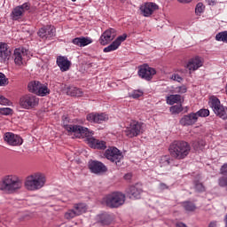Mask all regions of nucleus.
Returning a JSON list of instances; mask_svg holds the SVG:
<instances>
[{
  "mask_svg": "<svg viewBox=\"0 0 227 227\" xmlns=\"http://www.w3.org/2000/svg\"><path fill=\"white\" fill-rule=\"evenodd\" d=\"M51 93V90H49V87H47V84L39 83V87L37 89V91L35 92V95L38 97H47Z\"/></svg>",
  "mask_w": 227,
  "mask_h": 227,
  "instance_id": "cd10ccee",
  "label": "nucleus"
},
{
  "mask_svg": "<svg viewBox=\"0 0 227 227\" xmlns=\"http://www.w3.org/2000/svg\"><path fill=\"white\" fill-rule=\"evenodd\" d=\"M114 38H116V30L114 28H109L101 35L99 43L101 45H107L111 43Z\"/></svg>",
  "mask_w": 227,
  "mask_h": 227,
  "instance_id": "4468645a",
  "label": "nucleus"
},
{
  "mask_svg": "<svg viewBox=\"0 0 227 227\" xmlns=\"http://www.w3.org/2000/svg\"><path fill=\"white\" fill-rule=\"evenodd\" d=\"M127 40V34L118 36L110 45L104 48V52H113L114 51H118L120 45Z\"/></svg>",
  "mask_w": 227,
  "mask_h": 227,
  "instance_id": "f3484780",
  "label": "nucleus"
},
{
  "mask_svg": "<svg viewBox=\"0 0 227 227\" xmlns=\"http://www.w3.org/2000/svg\"><path fill=\"white\" fill-rule=\"evenodd\" d=\"M72 43L74 45H77L78 47H86V45H90V43H93V39L90 37H76L72 40Z\"/></svg>",
  "mask_w": 227,
  "mask_h": 227,
  "instance_id": "b1692460",
  "label": "nucleus"
},
{
  "mask_svg": "<svg viewBox=\"0 0 227 227\" xmlns=\"http://www.w3.org/2000/svg\"><path fill=\"white\" fill-rule=\"evenodd\" d=\"M63 127L67 132L74 134L78 138L90 137V129L88 128L68 124V119L67 118L63 119Z\"/></svg>",
  "mask_w": 227,
  "mask_h": 227,
  "instance_id": "20e7f679",
  "label": "nucleus"
},
{
  "mask_svg": "<svg viewBox=\"0 0 227 227\" xmlns=\"http://www.w3.org/2000/svg\"><path fill=\"white\" fill-rule=\"evenodd\" d=\"M176 227H187V225H185V223H177L176 224Z\"/></svg>",
  "mask_w": 227,
  "mask_h": 227,
  "instance_id": "603ef678",
  "label": "nucleus"
},
{
  "mask_svg": "<svg viewBox=\"0 0 227 227\" xmlns=\"http://www.w3.org/2000/svg\"><path fill=\"white\" fill-rule=\"evenodd\" d=\"M40 83L41 82L38 81L30 82L27 85L28 91H30V93H35V95H36V91H38Z\"/></svg>",
  "mask_w": 227,
  "mask_h": 227,
  "instance_id": "7c9ffc66",
  "label": "nucleus"
},
{
  "mask_svg": "<svg viewBox=\"0 0 227 227\" xmlns=\"http://www.w3.org/2000/svg\"><path fill=\"white\" fill-rule=\"evenodd\" d=\"M0 114H4L5 116L12 114V108H0Z\"/></svg>",
  "mask_w": 227,
  "mask_h": 227,
  "instance_id": "49530a36",
  "label": "nucleus"
},
{
  "mask_svg": "<svg viewBox=\"0 0 227 227\" xmlns=\"http://www.w3.org/2000/svg\"><path fill=\"white\" fill-rule=\"evenodd\" d=\"M38 102H40V99L36 96L27 94L20 98L19 104L22 109H33V107H36Z\"/></svg>",
  "mask_w": 227,
  "mask_h": 227,
  "instance_id": "1a4fd4ad",
  "label": "nucleus"
},
{
  "mask_svg": "<svg viewBox=\"0 0 227 227\" xmlns=\"http://www.w3.org/2000/svg\"><path fill=\"white\" fill-rule=\"evenodd\" d=\"M177 1H178V3H183V4H187L191 3V1H192V0H177Z\"/></svg>",
  "mask_w": 227,
  "mask_h": 227,
  "instance_id": "3c124183",
  "label": "nucleus"
},
{
  "mask_svg": "<svg viewBox=\"0 0 227 227\" xmlns=\"http://www.w3.org/2000/svg\"><path fill=\"white\" fill-rule=\"evenodd\" d=\"M225 129H227V122L225 123Z\"/></svg>",
  "mask_w": 227,
  "mask_h": 227,
  "instance_id": "4d7b16f0",
  "label": "nucleus"
},
{
  "mask_svg": "<svg viewBox=\"0 0 227 227\" xmlns=\"http://www.w3.org/2000/svg\"><path fill=\"white\" fill-rule=\"evenodd\" d=\"M46 182L45 174L35 172L26 177L24 185L27 191H40V189L45 187Z\"/></svg>",
  "mask_w": 227,
  "mask_h": 227,
  "instance_id": "f257e3e1",
  "label": "nucleus"
},
{
  "mask_svg": "<svg viewBox=\"0 0 227 227\" xmlns=\"http://www.w3.org/2000/svg\"><path fill=\"white\" fill-rule=\"evenodd\" d=\"M104 202L110 208H118V207H121L125 203V194L120 192H114L106 195L104 198Z\"/></svg>",
  "mask_w": 227,
  "mask_h": 227,
  "instance_id": "39448f33",
  "label": "nucleus"
},
{
  "mask_svg": "<svg viewBox=\"0 0 227 227\" xmlns=\"http://www.w3.org/2000/svg\"><path fill=\"white\" fill-rule=\"evenodd\" d=\"M208 227H219V226L217 224V222L213 221L209 223Z\"/></svg>",
  "mask_w": 227,
  "mask_h": 227,
  "instance_id": "8fccbe9b",
  "label": "nucleus"
},
{
  "mask_svg": "<svg viewBox=\"0 0 227 227\" xmlns=\"http://www.w3.org/2000/svg\"><path fill=\"white\" fill-rule=\"evenodd\" d=\"M209 106L218 118L222 120H227V106L221 104V100L215 96H212L209 98Z\"/></svg>",
  "mask_w": 227,
  "mask_h": 227,
  "instance_id": "423d86ee",
  "label": "nucleus"
},
{
  "mask_svg": "<svg viewBox=\"0 0 227 227\" xmlns=\"http://www.w3.org/2000/svg\"><path fill=\"white\" fill-rule=\"evenodd\" d=\"M145 132V124L137 121H132L129 127L124 130L125 136L127 137H137L140 134Z\"/></svg>",
  "mask_w": 227,
  "mask_h": 227,
  "instance_id": "0eeeda50",
  "label": "nucleus"
},
{
  "mask_svg": "<svg viewBox=\"0 0 227 227\" xmlns=\"http://www.w3.org/2000/svg\"><path fill=\"white\" fill-rule=\"evenodd\" d=\"M203 67V59L201 57H194L191 59L186 64V68L191 72H196L199 68Z\"/></svg>",
  "mask_w": 227,
  "mask_h": 227,
  "instance_id": "aec40b11",
  "label": "nucleus"
},
{
  "mask_svg": "<svg viewBox=\"0 0 227 227\" xmlns=\"http://www.w3.org/2000/svg\"><path fill=\"white\" fill-rule=\"evenodd\" d=\"M205 12V5H203V3L197 4L195 7V13L197 15H200V13H203Z\"/></svg>",
  "mask_w": 227,
  "mask_h": 227,
  "instance_id": "4c0bfd02",
  "label": "nucleus"
},
{
  "mask_svg": "<svg viewBox=\"0 0 227 227\" xmlns=\"http://www.w3.org/2000/svg\"><path fill=\"white\" fill-rule=\"evenodd\" d=\"M105 157L110 162H113L116 166H121V160H123V154L116 147H110L105 152Z\"/></svg>",
  "mask_w": 227,
  "mask_h": 227,
  "instance_id": "6e6552de",
  "label": "nucleus"
},
{
  "mask_svg": "<svg viewBox=\"0 0 227 227\" xmlns=\"http://www.w3.org/2000/svg\"><path fill=\"white\" fill-rule=\"evenodd\" d=\"M0 105L1 106H10V100L0 95Z\"/></svg>",
  "mask_w": 227,
  "mask_h": 227,
  "instance_id": "a18cd8bd",
  "label": "nucleus"
},
{
  "mask_svg": "<svg viewBox=\"0 0 227 227\" xmlns=\"http://www.w3.org/2000/svg\"><path fill=\"white\" fill-rule=\"evenodd\" d=\"M172 81H176L177 82H182L184 81V78L179 76L178 74H173L171 76Z\"/></svg>",
  "mask_w": 227,
  "mask_h": 227,
  "instance_id": "de8ad7c7",
  "label": "nucleus"
},
{
  "mask_svg": "<svg viewBox=\"0 0 227 227\" xmlns=\"http://www.w3.org/2000/svg\"><path fill=\"white\" fill-rule=\"evenodd\" d=\"M168 150L171 157L182 160L191 153V145L185 141H174Z\"/></svg>",
  "mask_w": 227,
  "mask_h": 227,
  "instance_id": "f03ea898",
  "label": "nucleus"
},
{
  "mask_svg": "<svg viewBox=\"0 0 227 227\" xmlns=\"http://www.w3.org/2000/svg\"><path fill=\"white\" fill-rule=\"evenodd\" d=\"M141 188L137 186H130L128 190V194L131 200H139L141 198Z\"/></svg>",
  "mask_w": 227,
  "mask_h": 227,
  "instance_id": "393cba45",
  "label": "nucleus"
},
{
  "mask_svg": "<svg viewBox=\"0 0 227 227\" xmlns=\"http://www.w3.org/2000/svg\"><path fill=\"white\" fill-rule=\"evenodd\" d=\"M203 146H205V141L203 140L193 144L195 150H203Z\"/></svg>",
  "mask_w": 227,
  "mask_h": 227,
  "instance_id": "37998d69",
  "label": "nucleus"
},
{
  "mask_svg": "<svg viewBox=\"0 0 227 227\" xmlns=\"http://www.w3.org/2000/svg\"><path fill=\"white\" fill-rule=\"evenodd\" d=\"M198 121V115L194 113L189 114L187 115H184L181 120L180 123L184 127L189 126V125H194Z\"/></svg>",
  "mask_w": 227,
  "mask_h": 227,
  "instance_id": "5701e85b",
  "label": "nucleus"
},
{
  "mask_svg": "<svg viewBox=\"0 0 227 227\" xmlns=\"http://www.w3.org/2000/svg\"><path fill=\"white\" fill-rule=\"evenodd\" d=\"M140 10L144 17H151L154 12L159 10V5H157L155 3L149 2L142 5Z\"/></svg>",
  "mask_w": 227,
  "mask_h": 227,
  "instance_id": "a211bd4d",
  "label": "nucleus"
},
{
  "mask_svg": "<svg viewBox=\"0 0 227 227\" xmlns=\"http://www.w3.org/2000/svg\"><path fill=\"white\" fill-rule=\"evenodd\" d=\"M217 42H224L227 43V31L220 32L215 35Z\"/></svg>",
  "mask_w": 227,
  "mask_h": 227,
  "instance_id": "f704fd0d",
  "label": "nucleus"
},
{
  "mask_svg": "<svg viewBox=\"0 0 227 227\" xmlns=\"http://www.w3.org/2000/svg\"><path fill=\"white\" fill-rule=\"evenodd\" d=\"M12 58V50L8 47L6 43H0V61L1 63H7Z\"/></svg>",
  "mask_w": 227,
  "mask_h": 227,
  "instance_id": "6ab92c4d",
  "label": "nucleus"
},
{
  "mask_svg": "<svg viewBox=\"0 0 227 227\" xmlns=\"http://www.w3.org/2000/svg\"><path fill=\"white\" fill-rule=\"evenodd\" d=\"M98 219L101 224H104V225L111 224L112 219H111V215H109L108 214L105 213V214L99 215Z\"/></svg>",
  "mask_w": 227,
  "mask_h": 227,
  "instance_id": "2f4dec72",
  "label": "nucleus"
},
{
  "mask_svg": "<svg viewBox=\"0 0 227 227\" xmlns=\"http://www.w3.org/2000/svg\"><path fill=\"white\" fill-rule=\"evenodd\" d=\"M71 1H73V3H75V1H77V0H71Z\"/></svg>",
  "mask_w": 227,
  "mask_h": 227,
  "instance_id": "13d9d810",
  "label": "nucleus"
},
{
  "mask_svg": "<svg viewBox=\"0 0 227 227\" xmlns=\"http://www.w3.org/2000/svg\"><path fill=\"white\" fill-rule=\"evenodd\" d=\"M129 97H131V98H139V97H143V91L133 90L131 93H129Z\"/></svg>",
  "mask_w": 227,
  "mask_h": 227,
  "instance_id": "79ce46f5",
  "label": "nucleus"
},
{
  "mask_svg": "<svg viewBox=\"0 0 227 227\" xmlns=\"http://www.w3.org/2000/svg\"><path fill=\"white\" fill-rule=\"evenodd\" d=\"M209 4H213V5H214V4H215V2L211 0V2L209 3Z\"/></svg>",
  "mask_w": 227,
  "mask_h": 227,
  "instance_id": "5fc2aeb1",
  "label": "nucleus"
},
{
  "mask_svg": "<svg viewBox=\"0 0 227 227\" xmlns=\"http://www.w3.org/2000/svg\"><path fill=\"white\" fill-rule=\"evenodd\" d=\"M74 217H77V213H75L74 209H69L67 212L65 214V218L66 219H74Z\"/></svg>",
  "mask_w": 227,
  "mask_h": 227,
  "instance_id": "c9c22d12",
  "label": "nucleus"
},
{
  "mask_svg": "<svg viewBox=\"0 0 227 227\" xmlns=\"http://www.w3.org/2000/svg\"><path fill=\"white\" fill-rule=\"evenodd\" d=\"M88 167L90 172L95 175H100V173H106L107 171V167L98 160H90Z\"/></svg>",
  "mask_w": 227,
  "mask_h": 227,
  "instance_id": "ddd939ff",
  "label": "nucleus"
},
{
  "mask_svg": "<svg viewBox=\"0 0 227 227\" xmlns=\"http://www.w3.org/2000/svg\"><path fill=\"white\" fill-rule=\"evenodd\" d=\"M56 33V29L52 27H43L40 28L38 32V35L40 38H43L44 40L51 39L52 36H54V34Z\"/></svg>",
  "mask_w": 227,
  "mask_h": 227,
  "instance_id": "4be33fe9",
  "label": "nucleus"
},
{
  "mask_svg": "<svg viewBox=\"0 0 227 227\" xmlns=\"http://www.w3.org/2000/svg\"><path fill=\"white\" fill-rule=\"evenodd\" d=\"M218 185L220 187H226V192H227V177L226 176H222L218 179Z\"/></svg>",
  "mask_w": 227,
  "mask_h": 227,
  "instance_id": "a19ab883",
  "label": "nucleus"
},
{
  "mask_svg": "<svg viewBox=\"0 0 227 227\" xmlns=\"http://www.w3.org/2000/svg\"><path fill=\"white\" fill-rule=\"evenodd\" d=\"M161 160H164V161L166 162V164H169V160H168L167 157H163V158L161 159Z\"/></svg>",
  "mask_w": 227,
  "mask_h": 227,
  "instance_id": "864d4df0",
  "label": "nucleus"
},
{
  "mask_svg": "<svg viewBox=\"0 0 227 227\" xmlns=\"http://www.w3.org/2000/svg\"><path fill=\"white\" fill-rule=\"evenodd\" d=\"M29 59V51L26 48H18L14 51V63L17 67H24Z\"/></svg>",
  "mask_w": 227,
  "mask_h": 227,
  "instance_id": "9d476101",
  "label": "nucleus"
},
{
  "mask_svg": "<svg viewBox=\"0 0 227 227\" xmlns=\"http://www.w3.org/2000/svg\"><path fill=\"white\" fill-rule=\"evenodd\" d=\"M66 92L67 95H70V97H82V90L81 89H77V87H67Z\"/></svg>",
  "mask_w": 227,
  "mask_h": 227,
  "instance_id": "c85d7f7f",
  "label": "nucleus"
},
{
  "mask_svg": "<svg viewBox=\"0 0 227 227\" xmlns=\"http://www.w3.org/2000/svg\"><path fill=\"white\" fill-rule=\"evenodd\" d=\"M169 110L172 114H180V113L184 111V107L182 105H175L172 106Z\"/></svg>",
  "mask_w": 227,
  "mask_h": 227,
  "instance_id": "72a5a7b5",
  "label": "nucleus"
},
{
  "mask_svg": "<svg viewBox=\"0 0 227 227\" xmlns=\"http://www.w3.org/2000/svg\"><path fill=\"white\" fill-rule=\"evenodd\" d=\"M6 84H7L6 76L4 75V74L0 73V86H6Z\"/></svg>",
  "mask_w": 227,
  "mask_h": 227,
  "instance_id": "c03bdc74",
  "label": "nucleus"
},
{
  "mask_svg": "<svg viewBox=\"0 0 227 227\" xmlns=\"http://www.w3.org/2000/svg\"><path fill=\"white\" fill-rule=\"evenodd\" d=\"M159 189H160V191H166V189H169V187L168 186V184H166L164 183H160L159 184Z\"/></svg>",
  "mask_w": 227,
  "mask_h": 227,
  "instance_id": "09e8293b",
  "label": "nucleus"
},
{
  "mask_svg": "<svg viewBox=\"0 0 227 227\" xmlns=\"http://www.w3.org/2000/svg\"><path fill=\"white\" fill-rule=\"evenodd\" d=\"M73 209H74L76 215H81L88 210V207H86L85 204L81 203V204H75Z\"/></svg>",
  "mask_w": 227,
  "mask_h": 227,
  "instance_id": "c756f323",
  "label": "nucleus"
},
{
  "mask_svg": "<svg viewBox=\"0 0 227 227\" xmlns=\"http://www.w3.org/2000/svg\"><path fill=\"white\" fill-rule=\"evenodd\" d=\"M225 227H227V215L225 216Z\"/></svg>",
  "mask_w": 227,
  "mask_h": 227,
  "instance_id": "6e6d98bb",
  "label": "nucleus"
},
{
  "mask_svg": "<svg viewBox=\"0 0 227 227\" xmlns=\"http://www.w3.org/2000/svg\"><path fill=\"white\" fill-rule=\"evenodd\" d=\"M86 120L90 121V123H104V121L109 120V116L104 113H90L87 114Z\"/></svg>",
  "mask_w": 227,
  "mask_h": 227,
  "instance_id": "2eb2a0df",
  "label": "nucleus"
},
{
  "mask_svg": "<svg viewBox=\"0 0 227 227\" xmlns=\"http://www.w3.org/2000/svg\"><path fill=\"white\" fill-rule=\"evenodd\" d=\"M4 139L5 143H7V145H9L10 146H20V145L24 143V140H22V137H20V136L12 132L5 133Z\"/></svg>",
  "mask_w": 227,
  "mask_h": 227,
  "instance_id": "f8f14e48",
  "label": "nucleus"
},
{
  "mask_svg": "<svg viewBox=\"0 0 227 227\" xmlns=\"http://www.w3.org/2000/svg\"><path fill=\"white\" fill-rule=\"evenodd\" d=\"M22 187V181L17 176H5L0 184L1 191L5 192H15Z\"/></svg>",
  "mask_w": 227,
  "mask_h": 227,
  "instance_id": "7ed1b4c3",
  "label": "nucleus"
},
{
  "mask_svg": "<svg viewBox=\"0 0 227 227\" xmlns=\"http://www.w3.org/2000/svg\"><path fill=\"white\" fill-rule=\"evenodd\" d=\"M29 8H31V4H29V3H25L15 7L12 12V20H19V19L24 15V12H27Z\"/></svg>",
  "mask_w": 227,
  "mask_h": 227,
  "instance_id": "dca6fc26",
  "label": "nucleus"
},
{
  "mask_svg": "<svg viewBox=\"0 0 227 227\" xmlns=\"http://www.w3.org/2000/svg\"><path fill=\"white\" fill-rule=\"evenodd\" d=\"M89 143L92 148H97L98 150H106L107 148L106 142L102 140L90 138Z\"/></svg>",
  "mask_w": 227,
  "mask_h": 227,
  "instance_id": "a878e982",
  "label": "nucleus"
},
{
  "mask_svg": "<svg viewBox=\"0 0 227 227\" xmlns=\"http://www.w3.org/2000/svg\"><path fill=\"white\" fill-rule=\"evenodd\" d=\"M57 65L62 72H68L70 67H72V62L65 56H59L57 58Z\"/></svg>",
  "mask_w": 227,
  "mask_h": 227,
  "instance_id": "412c9836",
  "label": "nucleus"
},
{
  "mask_svg": "<svg viewBox=\"0 0 227 227\" xmlns=\"http://www.w3.org/2000/svg\"><path fill=\"white\" fill-rule=\"evenodd\" d=\"M195 185V190L198 192H205V186L203 185V184L200 183L199 181H196L194 183Z\"/></svg>",
  "mask_w": 227,
  "mask_h": 227,
  "instance_id": "ea45409f",
  "label": "nucleus"
},
{
  "mask_svg": "<svg viewBox=\"0 0 227 227\" xmlns=\"http://www.w3.org/2000/svg\"><path fill=\"white\" fill-rule=\"evenodd\" d=\"M121 2L125 1V0H121Z\"/></svg>",
  "mask_w": 227,
  "mask_h": 227,
  "instance_id": "bf43d9fd",
  "label": "nucleus"
},
{
  "mask_svg": "<svg viewBox=\"0 0 227 227\" xmlns=\"http://www.w3.org/2000/svg\"><path fill=\"white\" fill-rule=\"evenodd\" d=\"M175 92L184 95V93H187V87L185 85L176 87Z\"/></svg>",
  "mask_w": 227,
  "mask_h": 227,
  "instance_id": "58836bf2",
  "label": "nucleus"
},
{
  "mask_svg": "<svg viewBox=\"0 0 227 227\" xmlns=\"http://www.w3.org/2000/svg\"><path fill=\"white\" fill-rule=\"evenodd\" d=\"M138 70V75L142 79H145V81H152L153 75L157 74V71L153 67H150L148 65L144 64L140 66Z\"/></svg>",
  "mask_w": 227,
  "mask_h": 227,
  "instance_id": "9b49d317",
  "label": "nucleus"
},
{
  "mask_svg": "<svg viewBox=\"0 0 227 227\" xmlns=\"http://www.w3.org/2000/svg\"><path fill=\"white\" fill-rule=\"evenodd\" d=\"M166 100L168 106H174V104H181L182 96L180 94L169 95L166 98Z\"/></svg>",
  "mask_w": 227,
  "mask_h": 227,
  "instance_id": "bb28decb",
  "label": "nucleus"
},
{
  "mask_svg": "<svg viewBox=\"0 0 227 227\" xmlns=\"http://www.w3.org/2000/svg\"><path fill=\"white\" fill-rule=\"evenodd\" d=\"M184 210H187V212H192L196 210V206L191 202H184Z\"/></svg>",
  "mask_w": 227,
  "mask_h": 227,
  "instance_id": "e433bc0d",
  "label": "nucleus"
},
{
  "mask_svg": "<svg viewBox=\"0 0 227 227\" xmlns=\"http://www.w3.org/2000/svg\"><path fill=\"white\" fill-rule=\"evenodd\" d=\"M197 115V120L200 118H207L210 115V111L208 109H200L197 113H194Z\"/></svg>",
  "mask_w": 227,
  "mask_h": 227,
  "instance_id": "473e14b6",
  "label": "nucleus"
}]
</instances>
